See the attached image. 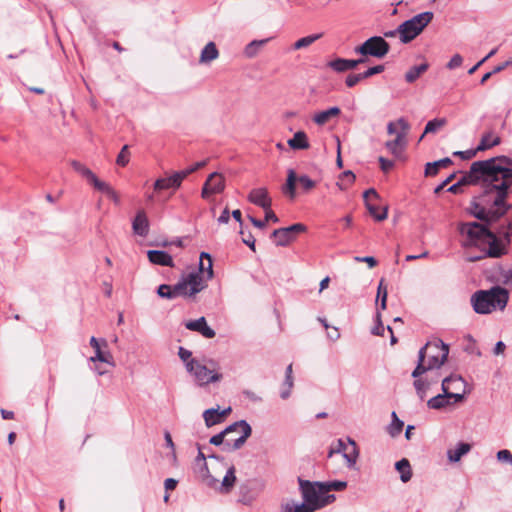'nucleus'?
I'll return each instance as SVG.
<instances>
[{
    "instance_id": "14",
    "label": "nucleus",
    "mask_w": 512,
    "mask_h": 512,
    "mask_svg": "<svg viewBox=\"0 0 512 512\" xmlns=\"http://www.w3.org/2000/svg\"><path fill=\"white\" fill-rule=\"evenodd\" d=\"M397 125L400 126L401 132H398L394 140L387 141L385 147L393 154L399 155L406 144V134L410 129L409 123L404 118L397 120Z\"/></svg>"
},
{
    "instance_id": "20",
    "label": "nucleus",
    "mask_w": 512,
    "mask_h": 512,
    "mask_svg": "<svg viewBox=\"0 0 512 512\" xmlns=\"http://www.w3.org/2000/svg\"><path fill=\"white\" fill-rule=\"evenodd\" d=\"M182 184V180L180 179V175L175 172L170 177L166 178H158L153 185V188L156 192H161L166 189L177 190Z\"/></svg>"
},
{
    "instance_id": "48",
    "label": "nucleus",
    "mask_w": 512,
    "mask_h": 512,
    "mask_svg": "<svg viewBox=\"0 0 512 512\" xmlns=\"http://www.w3.org/2000/svg\"><path fill=\"white\" fill-rule=\"evenodd\" d=\"M89 182L94 186V188L104 194L107 195L109 190L112 188L108 183L100 180L95 174L93 178L89 180Z\"/></svg>"
},
{
    "instance_id": "44",
    "label": "nucleus",
    "mask_w": 512,
    "mask_h": 512,
    "mask_svg": "<svg viewBox=\"0 0 512 512\" xmlns=\"http://www.w3.org/2000/svg\"><path fill=\"white\" fill-rule=\"evenodd\" d=\"M354 181V173L350 170H347L340 175L339 181L337 182V186L340 188V190H346L348 186L351 185Z\"/></svg>"
},
{
    "instance_id": "49",
    "label": "nucleus",
    "mask_w": 512,
    "mask_h": 512,
    "mask_svg": "<svg viewBox=\"0 0 512 512\" xmlns=\"http://www.w3.org/2000/svg\"><path fill=\"white\" fill-rule=\"evenodd\" d=\"M297 182L301 185L305 192L312 190L316 186V182L307 175L297 176Z\"/></svg>"
},
{
    "instance_id": "24",
    "label": "nucleus",
    "mask_w": 512,
    "mask_h": 512,
    "mask_svg": "<svg viewBox=\"0 0 512 512\" xmlns=\"http://www.w3.org/2000/svg\"><path fill=\"white\" fill-rule=\"evenodd\" d=\"M472 446L469 443L459 442L454 449L447 451V457L450 462H458L468 452H470Z\"/></svg>"
},
{
    "instance_id": "18",
    "label": "nucleus",
    "mask_w": 512,
    "mask_h": 512,
    "mask_svg": "<svg viewBox=\"0 0 512 512\" xmlns=\"http://www.w3.org/2000/svg\"><path fill=\"white\" fill-rule=\"evenodd\" d=\"M186 329L190 331H196L200 333L205 338H213L216 335V332L207 324L205 317H200L196 320H190L185 323Z\"/></svg>"
},
{
    "instance_id": "37",
    "label": "nucleus",
    "mask_w": 512,
    "mask_h": 512,
    "mask_svg": "<svg viewBox=\"0 0 512 512\" xmlns=\"http://www.w3.org/2000/svg\"><path fill=\"white\" fill-rule=\"evenodd\" d=\"M271 38H265L261 40H253L246 45L244 53L248 58H253L257 55L260 48L266 45Z\"/></svg>"
},
{
    "instance_id": "2",
    "label": "nucleus",
    "mask_w": 512,
    "mask_h": 512,
    "mask_svg": "<svg viewBox=\"0 0 512 512\" xmlns=\"http://www.w3.org/2000/svg\"><path fill=\"white\" fill-rule=\"evenodd\" d=\"M449 347L442 340L429 341L418 352V362L411 376L418 378L428 371L439 369L448 358Z\"/></svg>"
},
{
    "instance_id": "29",
    "label": "nucleus",
    "mask_w": 512,
    "mask_h": 512,
    "mask_svg": "<svg viewBox=\"0 0 512 512\" xmlns=\"http://www.w3.org/2000/svg\"><path fill=\"white\" fill-rule=\"evenodd\" d=\"M340 112L341 111L339 107H330L327 110L316 113L313 117V120L318 125H324L329 121L330 118L338 116Z\"/></svg>"
},
{
    "instance_id": "40",
    "label": "nucleus",
    "mask_w": 512,
    "mask_h": 512,
    "mask_svg": "<svg viewBox=\"0 0 512 512\" xmlns=\"http://www.w3.org/2000/svg\"><path fill=\"white\" fill-rule=\"evenodd\" d=\"M445 124H446V119L445 118H435L433 120L428 121V123L425 126L423 134L419 138V141H421L426 134L437 132Z\"/></svg>"
},
{
    "instance_id": "8",
    "label": "nucleus",
    "mask_w": 512,
    "mask_h": 512,
    "mask_svg": "<svg viewBox=\"0 0 512 512\" xmlns=\"http://www.w3.org/2000/svg\"><path fill=\"white\" fill-rule=\"evenodd\" d=\"M389 50L390 45L383 37L372 36L361 45L355 47L354 52L360 54L362 58L371 56L381 59L387 55Z\"/></svg>"
},
{
    "instance_id": "42",
    "label": "nucleus",
    "mask_w": 512,
    "mask_h": 512,
    "mask_svg": "<svg viewBox=\"0 0 512 512\" xmlns=\"http://www.w3.org/2000/svg\"><path fill=\"white\" fill-rule=\"evenodd\" d=\"M391 416H392V422L388 427V433L392 437H395L402 432L404 422L397 417L396 412H392Z\"/></svg>"
},
{
    "instance_id": "3",
    "label": "nucleus",
    "mask_w": 512,
    "mask_h": 512,
    "mask_svg": "<svg viewBox=\"0 0 512 512\" xmlns=\"http://www.w3.org/2000/svg\"><path fill=\"white\" fill-rule=\"evenodd\" d=\"M252 434V428L246 420L236 421L220 433L213 435L209 443L215 446L223 445L225 451H236L243 447Z\"/></svg>"
},
{
    "instance_id": "61",
    "label": "nucleus",
    "mask_w": 512,
    "mask_h": 512,
    "mask_svg": "<svg viewBox=\"0 0 512 512\" xmlns=\"http://www.w3.org/2000/svg\"><path fill=\"white\" fill-rule=\"evenodd\" d=\"M157 295L161 298L171 300V285L161 284L157 289Z\"/></svg>"
},
{
    "instance_id": "12",
    "label": "nucleus",
    "mask_w": 512,
    "mask_h": 512,
    "mask_svg": "<svg viewBox=\"0 0 512 512\" xmlns=\"http://www.w3.org/2000/svg\"><path fill=\"white\" fill-rule=\"evenodd\" d=\"M484 243L485 244L479 249L481 252H484V256L500 258L508 254V249L498 240V235L491 230H489L486 235Z\"/></svg>"
},
{
    "instance_id": "63",
    "label": "nucleus",
    "mask_w": 512,
    "mask_h": 512,
    "mask_svg": "<svg viewBox=\"0 0 512 512\" xmlns=\"http://www.w3.org/2000/svg\"><path fill=\"white\" fill-rule=\"evenodd\" d=\"M497 459L512 464V453L506 449L500 450L497 452Z\"/></svg>"
},
{
    "instance_id": "62",
    "label": "nucleus",
    "mask_w": 512,
    "mask_h": 512,
    "mask_svg": "<svg viewBox=\"0 0 512 512\" xmlns=\"http://www.w3.org/2000/svg\"><path fill=\"white\" fill-rule=\"evenodd\" d=\"M361 80H363L361 73L349 74L345 79V84L347 85V87L352 88Z\"/></svg>"
},
{
    "instance_id": "5",
    "label": "nucleus",
    "mask_w": 512,
    "mask_h": 512,
    "mask_svg": "<svg viewBox=\"0 0 512 512\" xmlns=\"http://www.w3.org/2000/svg\"><path fill=\"white\" fill-rule=\"evenodd\" d=\"M480 222H462L458 226L459 233L465 237L462 246L465 248L476 247L480 249L485 243L490 226L497 221L479 220Z\"/></svg>"
},
{
    "instance_id": "64",
    "label": "nucleus",
    "mask_w": 512,
    "mask_h": 512,
    "mask_svg": "<svg viewBox=\"0 0 512 512\" xmlns=\"http://www.w3.org/2000/svg\"><path fill=\"white\" fill-rule=\"evenodd\" d=\"M378 161L380 163L381 170L385 173L391 170L394 166V162L392 160L386 159L382 156L379 157Z\"/></svg>"
},
{
    "instance_id": "21",
    "label": "nucleus",
    "mask_w": 512,
    "mask_h": 512,
    "mask_svg": "<svg viewBox=\"0 0 512 512\" xmlns=\"http://www.w3.org/2000/svg\"><path fill=\"white\" fill-rule=\"evenodd\" d=\"M132 229L136 235L146 237L149 233V220L144 210H139L132 221Z\"/></svg>"
},
{
    "instance_id": "55",
    "label": "nucleus",
    "mask_w": 512,
    "mask_h": 512,
    "mask_svg": "<svg viewBox=\"0 0 512 512\" xmlns=\"http://www.w3.org/2000/svg\"><path fill=\"white\" fill-rule=\"evenodd\" d=\"M384 331H385V327L381 320V314H380V312H377L376 313V324L372 328L371 333L374 335L383 336Z\"/></svg>"
},
{
    "instance_id": "31",
    "label": "nucleus",
    "mask_w": 512,
    "mask_h": 512,
    "mask_svg": "<svg viewBox=\"0 0 512 512\" xmlns=\"http://www.w3.org/2000/svg\"><path fill=\"white\" fill-rule=\"evenodd\" d=\"M494 279L503 286L512 288V269L500 266L495 272Z\"/></svg>"
},
{
    "instance_id": "17",
    "label": "nucleus",
    "mask_w": 512,
    "mask_h": 512,
    "mask_svg": "<svg viewBox=\"0 0 512 512\" xmlns=\"http://www.w3.org/2000/svg\"><path fill=\"white\" fill-rule=\"evenodd\" d=\"M366 58L359 59H344L336 58L328 62V66L336 72H346L356 68L360 64L366 63Z\"/></svg>"
},
{
    "instance_id": "57",
    "label": "nucleus",
    "mask_w": 512,
    "mask_h": 512,
    "mask_svg": "<svg viewBox=\"0 0 512 512\" xmlns=\"http://www.w3.org/2000/svg\"><path fill=\"white\" fill-rule=\"evenodd\" d=\"M384 69H385L384 65L379 64V65L368 68L366 71L361 73V76L363 77V79H367L373 75L382 73L384 71Z\"/></svg>"
},
{
    "instance_id": "60",
    "label": "nucleus",
    "mask_w": 512,
    "mask_h": 512,
    "mask_svg": "<svg viewBox=\"0 0 512 512\" xmlns=\"http://www.w3.org/2000/svg\"><path fill=\"white\" fill-rule=\"evenodd\" d=\"M477 149H468L465 151H456L453 153L454 156L460 157L462 160H470L477 154Z\"/></svg>"
},
{
    "instance_id": "19",
    "label": "nucleus",
    "mask_w": 512,
    "mask_h": 512,
    "mask_svg": "<svg viewBox=\"0 0 512 512\" xmlns=\"http://www.w3.org/2000/svg\"><path fill=\"white\" fill-rule=\"evenodd\" d=\"M184 281L186 283L189 296L196 295L206 287L204 277L197 272L189 273L187 276L184 277Z\"/></svg>"
},
{
    "instance_id": "39",
    "label": "nucleus",
    "mask_w": 512,
    "mask_h": 512,
    "mask_svg": "<svg viewBox=\"0 0 512 512\" xmlns=\"http://www.w3.org/2000/svg\"><path fill=\"white\" fill-rule=\"evenodd\" d=\"M413 385H414L416 394L418 395L420 400H424L426 397V393H427L428 389L430 388L429 378L428 377L421 378V376L418 378H415Z\"/></svg>"
},
{
    "instance_id": "30",
    "label": "nucleus",
    "mask_w": 512,
    "mask_h": 512,
    "mask_svg": "<svg viewBox=\"0 0 512 512\" xmlns=\"http://www.w3.org/2000/svg\"><path fill=\"white\" fill-rule=\"evenodd\" d=\"M284 512H314L315 507L310 506L306 502L296 503L295 501H287L282 505Z\"/></svg>"
},
{
    "instance_id": "52",
    "label": "nucleus",
    "mask_w": 512,
    "mask_h": 512,
    "mask_svg": "<svg viewBox=\"0 0 512 512\" xmlns=\"http://www.w3.org/2000/svg\"><path fill=\"white\" fill-rule=\"evenodd\" d=\"M129 155L128 145H124L117 156L116 163L122 167L126 166L129 162Z\"/></svg>"
},
{
    "instance_id": "47",
    "label": "nucleus",
    "mask_w": 512,
    "mask_h": 512,
    "mask_svg": "<svg viewBox=\"0 0 512 512\" xmlns=\"http://www.w3.org/2000/svg\"><path fill=\"white\" fill-rule=\"evenodd\" d=\"M366 207L369 213L373 216L376 221H383L387 218L388 208L384 207L382 212H378V207L373 205L371 202H367Z\"/></svg>"
},
{
    "instance_id": "10",
    "label": "nucleus",
    "mask_w": 512,
    "mask_h": 512,
    "mask_svg": "<svg viewBox=\"0 0 512 512\" xmlns=\"http://www.w3.org/2000/svg\"><path fill=\"white\" fill-rule=\"evenodd\" d=\"M450 383L462 385L463 378L459 375H450L442 380V394H438L427 401V405L430 409L440 410L450 404L447 398L448 390H450Z\"/></svg>"
},
{
    "instance_id": "41",
    "label": "nucleus",
    "mask_w": 512,
    "mask_h": 512,
    "mask_svg": "<svg viewBox=\"0 0 512 512\" xmlns=\"http://www.w3.org/2000/svg\"><path fill=\"white\" fill-rule=\"evenodd\" d=\"M179 296H189L188 289L184 281V277L175 285H171V299H175L176 297Z\"/></svg>"
},
{
    "instance_id": "32",
    "label": "nucleus",
    "mask_w": 512,
    "mask_h": 512,
    "mask_svg": "<svg viewBox=\"0 0 512 512\" xmlns=\"http://www.w3.org/2000/svg\"><path fill=\"white\" fill-rule=\"evenodd\" d=\"M396 470L400 473V479L402 482H408L412 477V470L409 461L406 458H402L395 464Z\"/></svg>"
},
{
    "instance_id": "59",
    "label": "nucleus",
    "mask_w": 512,
    "mask_h": 512,
    "mask_svg": "<svg viewBox=\"0 0 512 512\" xmlns=\"http://www.w3.org/2000/svg\"><path fill=\"white\" fill-rule=\"evenodd\" d=\"M240 234L242 237V242L246 244L251 250L255 251V239L251 232H248L247 234L243 231V229L240 230Z\"/></svg>"
},
{
    "instance_id": "11",
    "label": "nucleus",
    "mask_w": 512,
    "mask_h": 512,
    "mask_svg": "<svg viewBox=\"0 0 512 512\" xmlns=\"http://www.w3.org/2000/svg\"><path fill=\"white\" fill-rule=\"evenodd\" d=\"M307 227L302 223H295L289 227H282L275 229L271 238L275 239V245L278 247H285L296 239V235L305 232Z\"/></svg>"
},
{
    "instance_id": "50",
    "label": "nucleus",
    "mask_w": 512,
    "mask_h": 512,
    "mask_svg": "<svg viewBox=\"0 0 512 512\" xmlns=\"http://www.w3.org/2000/svg\"><path fill=\"white\" fill-rule=\"evenodd\" d=\"M206 165V160L204 161H200V162H197L195 163L194 165L184 169V170H181V171H178L177 174L180 175V179L183 181L188 175H190L191 173L197 171L198 169L204 167Z\"/></svg>"
},
{
    "instance_id": "13",
    "label": "nucleus",
    "mask_w": 512,
    "mask_h": 512,
    "mask_svg": "<svg viewBox=\"0 0 512 512\" xmlns=\"http://www.w3.org/2000/svg\"><path fill=\"white\" fill-rule=\"evenodd\" d=\"M348 442L351 446L350 448L342 439H338L336 445L330 449L328 456L331 457L334 453H342L343 457L348 463V466L351 467L357 461L358 451L355 441H353L351 438H348Z\"/></svg>"
},
{
    "instance_id": "1",
    "label": "nucleus",
    "mask_w": 512,
    "mask_h": 512,
    "mask_svg": "<svg viewBox=\"0 0 512 512\" xmlns=\"http://www.w3.org/2000/svg\"><path fill=\"white\" fill-rule=\"evenodd\" d=\"M460 183L480 185L482 189L471 199L468 213L478 220L498 221L511 209L507 198L512 187V159L497 156L475 161Z\"/></svg>"
},
{
    "instance_id": "56",
    "label": "nucleus",
    "mask_w": 512,
    "mask_h": 512,
    "mask_svg": "<svg viewBox=\"0 0 512 512\" xmlns=\"http://www.w3.org/2000/svg\"><path fill=\"white\" fill-rule=\"evenodd\" d=\"M293 387V379H285L282 385V389L280 392V396L282 399H287L290 397L291 389Z\"/></svg>"
},
{
    "instance_id": "4",
    "label": "nucleus",
    "mask_w": 512,
    "mask_h": 512,
    "mask_svg": "<svg viewBox=\"0 0 512 512\" xmlns=\"http://www.w3.org/2000/svg\"><path fill=\"white\" fill-rule=\"evenodd\" d=\"M509 301L508 289L496 285L488 290H479L471 297L473 309L478 314H489L493 310H504Z\"/></svg>"
},
{
    "instance_id": "6",
    "label": "nucleus",
    "mask_w": 512,
    "mask_h": 512,
    "mask_svg": "<svg viewBox=\"0 0 512 512\" xmlns=\"http://www.w3.org/2000/svg\"><path fill=\"white\" fill-rule=\"evenodd\" d=\"M208 363L210 367L193 358L186 364L187 371L193 376L198 386L219 382L223 378V375L216 370L217 363L213 360H209Z\"/></svg>"
},
{
    "instance_id": "26",
    "label": "nucleus",
    "mask_w": 512,
    "mask_h": 512,
    "mask_svg": "<svg viewBox=\"0 0 512 512\" xmlns=\"http://www.w3.org/2000/svg\"><path fill=\"white\" fill-rule=\"evenodd\" d=\"M288 145L293 150H303L309 148L307 135L304 131H298L288 140Z\"/></svg>"
},
{
    "instance_id": "23",
    "label": "nucleus",
    "mask_w": 512,
    "mask_h": 512,
    "mask_svg": "<svg viewBox=\"0 0 512 512\" xmlns=\"http://www.w3.org/2000/svg\"><path fill=\"white\" fill-rule=\"evenodd\" d=\"M90 345L95 350V356H92L90 358V361H92V362L99 361V362L107 363L110 365H114V363L112 361V355L110 354V352H103L101 350L100 343L96 337L92 336L90 338Z\"/></svg>"
},
{
    "instance_id": "45",
    "label": "nucleus",
    "mask_w": 512,
    "mask_h": 512,
    "mask_svg": "<svg viewBox=\"0 0 512 512\" xmlns=\"http://www.w3.org/2000/svg\"><path fill=\"white\" fill-rule=\"evenodd\" d=\"M346 487H347L346 481L334 480V481L322 482V489L324 490L325 494L332 490L342 491Z\"/></svg>"
},
{
    "instance_id": "51",
    "label": "nucleus",
    "mask_w": 512,
    "mask_h": 512,
    "mask_svg": "<svg viewBox=\"0 0 512 512\" xmlns=\"http://www.w3.org/2000/svg\"><path fill=\"white\" fill-rule=\"evenodd\" d=\"M383 281L382 279L378 286L377 300L380 299V308L385 310L387 305V288L383 286Z\"/></svg>"
},
{
    "instance_id": "54",
    "label": "nucleus",
    "mask_w": 512,
    "mask_h": 512,
    "mask_svg": "<svg viewBox=\"0 0 512 512\" xmlns=\"http://www.w3.org/2000/svg\"><path fill=\"white\" fill-rule=\"evenodd\" d=\"M498 240L501 241L502 245L509 250L511 244L512 234L509 231L499 230L497 233Z\"/></svg>"
},
{
    "instance_id": "38",
    "label": "nucleus",
    "mask_w": 512,
    "mask_h": 512,
    "mask_svg": "<svg viewBox=\"0 0 512 512\" xmlns=\"http://www.w3.org/2000/svg\"><path fill=\"white\" fill-rule=\"evenodd\" d=\"M491 136H492L491 132L485 133L482 136L480 143L476 147L478 152L485 151V150L490 149L494 146H497L501 143L500 137L496 136L494 139L491 140Z\"/></svg>"
},
{
    "instance_id": "15",
    "label": "nucleus",
    "mask_w": 512,
    "mask_h": 512,
    "mask_svg": "<svg viewBox=\"0 0 512 512\" xmlns=\"http://www.w3.org/2000/svg\"><path fill=\"white\" fill-rule=\"evenodd\" d=\"M224 188V177L217 172H213L209 175L208 179L204 183L201 196L204 199H208L209 195L221 193L223 192Z\"/></svg>"
},
{
    "instance_id": "33",
    "label": "nucleus",
    "mask_w": 512,
    "mask_h": 512,
    "mask_svg": "<svg viewBox=\"0 0 512 512\" xmlns=\"http://www.w3.org/2000/svg\"><path fill=\"white\" fill-rule=\"evenodd\" d=\"M235 482H236L235 467L231 466L227 470V472L221 482L220 491L223 493L230 492L232 490V488L234 487Z\"/></svg>"
},
{
    "instance_id": "36",
    "label": "nucleus",
    "mask_w": 512,
    "mask_h": 512,
    "mask_svg": "<svg viewBox=\"0 0 512 512\" xmlns=\"http://www.w3.org/2000/svg\"><path fill=\"white\" fill-rule=\"evenodd\" d=\"M205 425L209 428L214 425L222 423L221 415H219V408H210L203 412Z\"/></svg>"
},
{
    "instance_id": "7",
    "label": "nucleus",
    "mask_w": 512,
    "mask_h": 512,
    "mask_svg": "<svg viewBox=\"0 0 512 512\" xmlns=\"http://www.w3.org/2000/svg\"><path fill=\"white\" fill-rule=\"evenodd\" d=\"M434 14L425 11L404 21L398 26V32L402 43L406 44L415 39L424 28L432 21Z\"/></svg>"
},
{
    "instance_id": "34",
    "label": "nucleus",
    "mask_w": 512,
    "mask_h": 512,
    "mask_svg": "<svg viewBox=\"0 0 512 512\" xmlns=\"http://www.w3.org/2000/svg\"><path fill=\"white\" fill-rule=\"evenodd\" d=\"M199 271L200 274L206 271L207 279H211L213 277L212 257L207 252H202L200 254Z\"/></svg>"
},
{
    "instance_id": "9",
    "label": "nucleus",
    "mask_w": 512,
    "mask_h": 512,
    "mask_svg": "<svg viewBox=\"0 0 512 512\" xmlns=\"http://www.w3.org/2000/svg\"><path fill=\"white\" fill-rule=\"evenodd\" d=\"M298 482L304 502L315 507V510L320 509L321 505H319V500L321 495L325 494L322 489V482H311L301 478H298Z\"/></svg>"
},
{
    "instance_id": "58",
    "label": "nucleus",
    "mask_w": 512,
    "mask_h": 512,
    "mask_svg": "<svg viewBox=\"0 0 512 512\" xmlns=\"http://www.w3.org/2000/svg\"><path fill=\"white\" fill-rule=\"evenodd\" d=\"M463 63V57L460 54H455L452 56L450 61L446 64V68L449 70H454L460 67Z\"/></svg>"
},
{
    "instance_id": "28",
    "label": "nucleus",
    "mask_w": 512,
    "mask_h": 512,
    "mask_svg": "<svg viewBox=\"0 0 512 512\" xmlns=\"http://www.w3.org/2000/svg\"><path fill=\"white\" fill-rule=\"evenodd\" d=\"M219 56V51L214 42L207 43L201 51L200 62L209 63Z\"/></svg>"
},
{
    "instance_id": "16",
    "label": "nucleus",
    "mask_w": 512,
    "mask_h": 512,
    "mask_svg": "<svg viewBox=\"0 0 512 512\" xmlns=\"http://www.w3.org/2000/svg\"><path fill=\"white\" fill-rule=\"evenodd\" d=\"M248 201L256 206L268 210L271 207L272 200L269 197L266 188H255L250 191L247 197Z\"/></svg>"
},
{
    "instance_id": "35",
    "label": "nucleus",
    "mask_w": 512,
    "mask_h": 512,
    "mask_svg": "<svg viewBox=\"0 0 512 512\" xmlns=\"http://www.w3.org/2000/svg\"><path fill=\"white\" fill-rule=\"evenodd\" d=\"M429 68V64L427 62H424L420 65L411 67L405 74V80L408 83L415 82L421 74L426 72Z\"/></svg>"
},
{
    "instance_id": "53",
    "label": "nucleus",
    "mask_w": 512,
    "mask_h": 512,
    "mask_svg": "<svg viewBox=\"0 0 512 512\" xmlns=\"http://www.w3.org/2000/svg\"><path fill=\"white\" fill-rule=\"evenodd\" d=\"M255 500V496L248 493L246 490V487L241 486L240 487V497L239 502L244 505H250Z\"/></svg>"
},
{
    "instance_id": "25",
    "label": "nucleus",
    "mask_w": 512,
    "mask_h": 512,
    "mask_svg": "<svg viewBox=\"0 0 512 512\" xmlns=\"http://www.w3.org/2000/svg\"><path fill=\"white\" fill-rule=\"evenodd\" d=\"M296 182H297L296 172L293 169H289L287 172L286 183L282 187V191L286 196H288L292 200L296 197Z\"/></svg>"
},
{
    "instance_id": "43",
    "label": "nucleus",
    "mask_w": 512,
    "mask_h": 512,
    "mask_svg": "<svg viewBox=\"0 0 512 512\" xmlns=\"http://www.w3.org/2000/svg\"><path fill=\"white\" fill-rule=\"evenodd\" d=\"M321 37H322V34L319 33V34H313V35H309V36L300 38L293 44V49L299 50L302 48H306V47L310 46L311 44H313L316 40H318Z\"/></svg>"
},
{
    "instance_id": "27",
    "label": "nucleus",
    "mask_w": 512,
    "mask_h": 512,
    "mask_svg": "<svg viewBox=\"0 0 512 512\" xmlns=\"http://www.w3.org/2000/svg\"><path fill=\"white\" fill-rule=\"evenodd\" d=\"M453 162L449 157H445L438 161L428 162L425 166V176H435L440 168H445L451 165Z\"/></svg>"
},
{
    "instance_id": "46",
    "label": "nucleus",
    "mask_w": 512,
    "mask_h": 512,
    "mask_svg": "<svg viewBox=\"0 0 512 512\" xmlns=\"http://www.w3.org/2000/svg\"><path fill=\"white\" fill-rule=\"evenodd\" d=\"M71 166L77 173L86 178L87 181H89L94 176V173L88 167L77 160H72Z\"/></svg>"
},
{
    "instance_id": "22",
    "label": "nucleus",
    "mask_w": 512,
    "mask_h": 512,
    "mask_svg": "<svg viewBox=\"0 0 512 512\" xmlns=\"http://www.w3.org/2000/svg\"><path fill=\"white\" fill-rule=\"evenodd\" d=\"M147 256L149 261L155 265L174 267L172 256L164 250H149Z\"/></svg>"
}]
</instances>
